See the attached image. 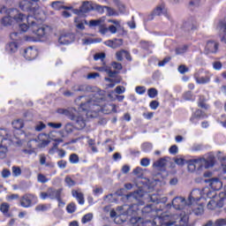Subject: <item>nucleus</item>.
<instances>
[{"label": "nucleus", "mask_w": 226, "mask_h": 226, "mask_svg": "<svg viewBox=\"0 0 226 226\" xmlns=\"http://www.w3.org/2000/svg\"><path fill=\"white\" fill-rule=\"evenodd\" d=\"M74 91H87L90 93L87 95L79 96L76 102H82L79 105V111L75 109L70 110L64 109H58L57 114L68 116L71 121H75L78 130L86 128V118L93 119L98 117V112L102 110V102H103V92L96 87L81 86L74 89Z\"/></svg>", "instance_id": "f257e3e1"}, {"label": "nucleus", "mask_w": 226, "mask_h": 226, "mask_svg": "<svg viewBox=\"0 0 226 226\" xmlns=\"http://www.w3.org/2000/svg\"><path fill=\"white\" fill-rule=\"evenodd\" d=\"M141 211L144 216H150V218H154V220H147L142 222L140 219H139L138 221H136L138 226H179L188 222V212L186 213L185 211H184V215L179 214V215H170L167 213H163L161 215H158L160 210H155L154 207H153V205L146 206L142 208Z\"/></svg>", "instance_id": "f03ea898"}, {"label": "nucleus", "mask_w": 226, "mask_h": 226, "mask_svg": "<svg viewBox=\"0 0 226 226\" xmlns=\"http://www.w3.org/2000/svg\"><path fill=\"white\" fill-rule=\"evenodd\" d=\"M19 29L22 33L28 31L29 35L25 36L26 41H47L52 34V27L49 26H40L36 21H32L29 26L20 24Z\"/></svg>", "instance_id": "7ed1b4c3"}, {"label": "nucleus", "mask_w": 226, "mask_h": 226, "mask_svg": "<svg viewBox=\"0 0 226 226\" xmlns=\"http://www.w3.org/2000/svg\"><path fill=\"white\" fill-rule=\"evenodd\" d=\"M139 204L124 205L117 207V211L111 210L109 212L110 218H115V223H124L128 220V216H133L139 211Z\"/></svg>", "instance_id": "20e7f679"}, {"label": "nucleus", "mask_w": 226, "mask_h": 226, "mask_svg": "<svg viewBox=\"0 0 226 226\" xmlns=\"http://www.w3.org/2000/svg\"><path fill=\"white\" fill-rule=\"evenodd\" d=\"M0 13L7 14L2 19V26H13L15 22L19 23L26 20V15L17 9H6V7L0 5Z\"/></svg>", "instance_id": "39448f33"}, {"label": "nucleus", "mask_w": 226, "mask_h": 226, "mask_svg": "<svg viewBox=\"0 0 226 226\" xmlns=\"http://www.w3.org/2000/svg\"><path fill=\"white\" fill-rule=\"evenodd\" d=\"M40 0H22L19 3V8L22 11H32L34 15H42L43 11L40 7L36 6V3Z\"/></svg>", "instance_id": "423d86ee"}, {"label": "nucleus", "mask_w": 226, "mask_h": 226, "mask_svg": "<svg viewBox=\"0 0 226 226\" xmlns=\"http://www.w3.org/2000/svg\"><path fill=\"white\" fill-rule=\"evenodd\" d=\"M97 70H99V72H105L108 73L109 78H105L107 82H110V84L108 85V87L112 88L116 86V84H119L121 82V77L117 76V71H112L110 68L105 65L98 67Z\"/></svg>", "instance_id": "0eeeda50"}, {"label": "nucleus", "mask_w": 226, "mask_h": 226, "mask_svg": "<svg viewBox=\"0 0 226 226\" xmlns=\"http://www.w3.org/2000/svg\"><path fill=\"white\" fill-rule=\"evenodd\" d=\"M193 77L197 84H209L211 82V78L213 77V74H211L209 71L200 69L195 72Z\"/></svg>", "instance_id": "6e6552de"}, {"label": "nucleus", "mask_w": 226, "mask_h": 226, "mask_svg": "<svg viewBox=\"0 0 226 226\" xmlns=\"http://www.w3.org/2000/svg\"><path fill=\"white\" fill-rule=\"evenodd\" d=\"M36 202H38V198L33 193H26L19 200L21 207L25 208L32 207Z\"/></svg>", "instance_id": "1a4fd4ad"}, {"label": "nucleus", "mask_w": 226, "mask_h": 226, "mask_svg": "<svg viewBox=\"0 0 226 226\" xmlns=\"http://www.w3.org/2000/svg\"><path fill=\"white\" fill-rule=\"evenodd\" d=\"M192 162L197 170H202V169H211V167H214L215 165L214 159L200 158V159H193Z\"/></svg>", "instance_id": "9d476101"}, {"label": "nucleus", "mask_w": 226, "mask_h": 226, "mask_svg": "<svg viewBox=\"0 0 226 226\" xmlns=\"http://www.w3.org/2000/svg\"><path fill=\"white\" fill-rule=\"evenodd\" d=\"M172 206L174 209H177V211H184V209H188L190 206V201L183 198V197H176L172 200Z\"/></svg>", "instance_id": "9b49d317"}, {"label": "nucleus", "mask_w": 226, "mask_h": 226, "mask_svg": "<svg viewBox=\"0 0 226 226\" xmlns=\"http://www.w3.org/2000/svg\"><path fill=\"white\" fill-rule=\"evenodd\" d=\"M94 6V3L92 1H84L79 9H72V13L80 17L81 15H84V13H87L88 11H93Z\"/></svg>", "instance_id": "f8f14e48"}, {"label": "nucleus", "mask_w": 226, "mask_h": 226, "mask_svg": "<svg viewBox=\"0 0 226 226\" xmlns=\"http://www.w3.org/2000/svg\"><path fill=\"white\" fill-rule=\"evenodd\" d=\"M225 192H220L218 201H216V200H210L207 205V209L213 211L216 209V207H223V204H225Z\"/></svg>", "instance_id": "ddd939ff"}, {"label": "nucleus", "mask_w": 226, "mask_h": 226, "mask_svg": "<svg viewBox=\"0 0 226 226\" xmlns=\"http://www.w3.org/2000/svg\"><path fill=\"white\" fill-rule=\"evenodd\" d=\"M200 199H206V196H204V190L201 191L200 189H194L192 191L188 198L189 204L191 206H195Z\"/></svg>", "instance_id": "4468645a"}, {"label": "nucleus", "mask_w": 226, "mask_h": 226, "mask_svg": "<svg viewBox=\"0 0 226 226\" xmlns=\"http://www.w3.org/2000/svg\"><path fill=\"white\" fill-rule=\"evenodd\" d=\"M75 41V34L70 32L63 31L58 38V43L60 45H70Z\"/></svg>", "instance_id": "2eb2a0df"}, {"label": "nucleus", "mask_w": 226, "mask_h": 226, "mask_svg": "<svg viewBox=\"0 0 226 226\" xmlns=\"http://www.w3.org/2000/svg\"><path fill=\"white\" fill-rule=\"evenodd\" d=\"M96 26H99V32L101 33V34H107V33H109V26L106 27L103 26V19H92L89 21V26L90 27H96Z\"/></svg>", "instance_id": "dca6fc26"}, {"label": "nucleus", "mask_w": 226, "mask_h": 226, "mask_svg": "<svg viewBox=\"0 0 226 226\" xmlns=\"http://www.w3.org/2000/svg\"><path fill=\"white\" fill-rule=\"evenodd\" d=\"M24 57L26 61H34L38 57V49L36 48L28 47L25 49Z\"/></svg>", "instance_id": "f3484780"}, {"label": "nucleus", "mask_w": 226, "mask_h": 226, "mask_svg": "<svg viewBox=\"0 0 226 226\" xmlns=\"http://www.w3.org/2000/svg\"><path fill=\"white\" fill-rule=\"evenodd\" d=\"M205 183H208L210 188L215 192H217L218 190H222V186H223L222 180H220V178L217 177L207 179L205 180Z\"/></svg>", "instance_id": "a211bd4d"}, {"label": "nucleus", "mask_w": 226, "mask_h": 226, "mask_svg": "<svg viewBox=\"0 0 226 226\" xmlns=\"http://www.w3.org/2000/svg\"><path fill=\"white\" fill-rule=\"evenodd\" d=\"M219 44L215 41H208L205 47V54H216Z\"/></svg>", "instance_id": "6ab92c4d"}, {"label": "nucleus", "mask_w": 226, "mask_h": 226, "mask_svg": "<svg viewBox=\"0 0 226 226\" xmlns=\"http://www.w3.org/2000/svg\"><path fill=\"white\" fill-rule=\"evenodd\" d=\"M151 202L155 204H165L167 202V197L162 196L160 192L149 195Z\"/></svg>", "instance_id": "aec40b11"}, {"label": "nucleus", "mask_w": 226, "mask_h": 226, "mask_svg": "<svg viewBox=\"0 0 226 226\" xmlns=\"http://www.w3.org/2000/svg\"><path fill=\"white\" fill-rule=\"evenodd\" d=\"M49 197L50 200H57L63 195V189H54L52 187H49Z\"/></svg>", "instance_id": "412c9836"}, {"label": "nucleus", "mask_w": 226, "mask_h": 226, "mask_svg": "<svg viewBox=\"0 0 226 226\" xmlns=\"http://www.w3.org/2000/svg\"><path fill=\"white\" fill-rule=\"evenodd\" d=\"M144 197V192L142 190H138L125 195L127 200H140Z\"/></svg>", "instance_id": "4be33fe9"}, {"label": "nucleus", "mask_w": 226, "mask_h": 226, "mask_svg": "<svg viewBox=\"0 0 226 226\" xmlns=\"http://www.w3.org/2000/svg\"><path fill=\"white\" fill-rule=\"evenodd\" d=\"M107 47H110L111 49H117L123 45V39H115L114 41L109 40L104 42Z\"/></svg>", "instance_id": "5701e85b"}, {"label": "nucleus", "mask_w": 226, "mask_h": 226, "mask_svg": "<svg viewBox=\"0 0 226 226\" xmlns=\"http://www.w3.org/2000/svg\"><path fill=\"white\" fill-rule=\"evenodd\" d=\"M203 195L205 197L203 199H211V200H216L218 199V196L216 195V191H211L208 188L203 189Z\"/></svg>", "instance_id": "b1692460"}, {"label": "nucleus", "mask_w": 226, "mask_h": 226, "mask_svg": "<svg viewBox=\"0 0 226 226\" xmlns=\"http://www.w3.org/2000/svg\"><path fill=\"white\" fill-rule=\"evenodd\" d=\"M74 24L77 29H79L80 31H84V29H86L85 24H87V21L84 18L77 17L74 19Z\"/></svg>", "instance_id": "393cba45"}, {"label": "nucleus", "mask_w": 226, "mask_h": 226, "mask_svg": "<svg viewBox=\"0 0 226 226\" xmlns=\"http://www.w3.org/2000/svg\"><path fill=\"white\" fill-rule=\"evenodd\" d=\"M204 117H207V116H206L202 110L200 109H198L195 111V113L192 116L190 121L191 123H193V124H197L199 123V119L202 118L204 119Z\"/></svg>", "instance_id": "a878e982"}, {"label": "nucleus", "mask_w": 226, "mask_h": 226, "mask_svg": "<svg viewBox=\"0 0 226 226\" xmlns=\"http://www.w3.org/2000/svg\"><path fill=\"white\" fill-rule=\"evenodd\" d=\"M116 56H117V61H122L124 59V57H125V59H127V61L132 60V56H130V53L124 49L117 51Z\"/></svg>", "instance_id": "bb28decb"}, {"label": "nucleus", "mask_w": 226, "mask_h": 226, "mask_svg": "<svg viewBox=\"0 0 226 226\" xmlns=\"http://www.w3.org/2000/svg\"><path fill=\"white\" fill-rule=\"evenodd\" d=\"M51 6L54 10H72V6H64L63 4V2H59V1L53 2L51 4Z\"/></svg>", "instance_id": "cd10ccee"}, {"label": "nucleus", "mask_w": 226, "mask_h": 226, "mask_svg": "<svg viewBox=\"0 0 226 226\" xmlns=\"http://www.w3.org/2000/svg\"><path fill=\"white\" fill-rule=\"evenodd\" d=\"M18 49H19V45H17L16 41H12L7 44L5 47V50L11 54L17 52Z\"/></svg>", "instance_id": "c85d7f7f"}, {"label": "nucleus", "mask_w": 226, "mask_h": 226, "mask_svg": "<svg viewBox=\"0 0 226 226\" xmlns=\"http://www.w3.org/2000/svg\"><path fill=\"white\" fill-rule=\"evenodd\" d=\"M72 197L77 199L79 204L81 206L84 204V194L82 192H79L78 191H72Z\"/></svg>", "instance_id": "c756f323"}, {"label": "nucleus", "mask_w": 226, "mask_h": 226, "mask_svg": "<svg viewBox=\"0 0 226 226\" xmlns=\"http://www.w3.org/2000/svg\"><path fill=\"white\" fill-rule=\"evenodd\" d=\"M218 27L219 29H223V36L221 39V41H223L224 43H226V22L225 21H219L218 23Z\"/></svg>", "instance_id": "7c9ffc66"}, {"label": "nucleus", "mask_w": 226, "mask_h": 226, "mask_svg": "<svg viewBox=\"0 0 226 226\" xmlns=\"http://www.w3.org/2000/svg\"><path fill=\"white\" fill-rule=\"evenodd\" d=\"M192 212L196 216H200L201 215H204V206L202 204L196 206L193 209Z\"/></svg>", "instance_id": "2f4dec72"}, {"label": "nucleus", "mask_w": 226, "mask_h": 226, "mask_svg": "<svg viewBox=\"0 0 226 226\" xmlns=\"http://www.w3.org/2000/svg\"><path fill=\"white\" fill-rule=\"evenodd\" d=\"M12 126L15 130H21L24 128V121L22 119H17L12 122Z\"/></svg>", "instance_id": "473e14b6"}, {"label": "nucleus", "mask_w": 226, "mask_h": 226, "mask_svg": "<svg viewBox=\"0 0 226 226\" xmlns=\"http://www.w3.org/2000/svg\"><path fill=\"white\" fill-rule=\"evenodd\" d=\"M0 137H4V140H11V134L6 129L0 128Z\"/></svg>", "instance_id": "72a5a7b5"}, {"label": "nucleus", "mask_w": 226, "mask_h": 226, "mask_svg": "<svg viewBox=\"0 0 226 226\" xmlns=\"http://www.w3.org/2000/svg\"><path fill=\"white\" fill-rule=\"evenodd\" d=\"M167 165V161L165 159H160L154 162V167L156 169H162V167H165Z\"/></svg>", "instance_id": "f704fd0d"}, {"label": "nucleus", "mask_w": 226, "mask_h": 226, "mask_svg": "<svg viewBox=\"0 0 226 226\" xmlns=\"http://www.w3.org/2000/svg\"><path fill=\"white\" fill-rule=\"evenodd\" d=\"M93 220V213H88L85 215L81 219V223L86 224L89 223Z\"/></svg>", "instance_id": "c9c22d12"}, {"label": "nucleus", "mask_w": 226, "mask_h": 226, "mask_svg": "<svg viewBox=\"0 0 226 226\" xmlns=\"http://www.w3.org/2000/svg\"><path fill=\"white\" fill-rule=\"evenodd\" d=\"M0 211L4 215H8V211H10V204L2 203V205L0 206Z\"/></svg>", "instance_id": "e433bc0d"}, {"label": "nucleus", "mask_w": 226, "mask_h": 226, "mask_svg": "<svg viewBox=\"0 0 226 226\" xmlns=\"http://www.w3.org/2000/svg\"><path fill=\"white\" fill-rule=\"evenodd\" d=\"M66 211H67V213H69L70 215L75 213V211H77V206L75 205V203H70V204L66 207Z\"/></svg>", "instance_id": "4c0bfd02"}, {"label": "nucleus", "mask_w": 226, "mask_h": 226, "mask_svg": "<svg viewBox=\"0 0 226 226\" xmlns=\"http://www.w3.org/2000/svg\"><path fill=\"white\" fill-rule=\"evenodd\" d=\"M22 174V170H20V167L13 166L12 167V176L14 177H19Z\"/></svg>", "instance_id": "58836bf2"}, {"label": "nucleus", "mask_w": 226, "mask_h": 226, "mask_svg": "<svg viewBox=\"0 0 226 226\" xmlns=\"http://www.w3.org/2000/svg\"><path fill=\"white\" fill-rule=\"evenodd\" d=\"M163 10H165V7L163 5H159L153 11V15H162V13H163Z\"/></svg>", "instance_id": "ea45409f"}, {"label": "nucleus", "mask_w": 226, "mask_h": 226, "mask_svg": "<svg viewBox=\"0 0 226 226\" xmlns=\"http://www.w3.org/2000/svg\"><path fill=\"white\" fill-rule=\"evenodd\" d=\"M147 94L149 98H156V96H158V90H156V88H149L147 90Z\"/></svg>", "instance_id": "a19ab883"}, {"label": "nucleus", "mask_w": 226, "mask_h": 226, "mask_svg": "<svg viewBox=\"0 0 226 226\" xmlns=\"http://www.w3.org/2000/svg\"><path fill=\"white\" fill-rule=\"evenodd\" d=\"M141 149H142V151H144V153H149V151H151V149H153V145L151 143H144L141 146Z\"/></svg>", "instance_id": "79ce46f5"}, {"label": "nucleus", "mask_w": 226, "mask_h": 226, "mask_svg": "<svg viewBox=\"0 0 226 226\" xmlns=\"http://www.w3.org/2000/svg\"><path fill=\"white\" fill-rule=\"evenodd\" d=\"M70 163H79V155L77 154H72L69 157Z\"/></svg>", "instance_id": "37998d69"}, {"label": "nucleus", "mask_w": 226, "mask_h": 226, "mask_svg": "<svg viewBox=\"0 0 226 226\" xmlns=\"http://www.w3.org/2000/svg\"><path fill=\"white\" fill-rule=\"evenodd\" d=\"M98 41H100L93 40L92 38L82 39L83 45H91L92 43H96Z\"/></svg>", "instance_id": "c03bdc74"}, {"label": "nucleus", "mask_w": 226, "mask_h": 226, "mask_svg": "<svg viewBox=\"0 0 226 226\" xmlns=\"http://www.w3.org/2000/svg\"><path fill=\"white\" fill-rule=\"evenodd\" d=\"M93 193H94V195H95V197H98V196L102 195V193H103V188H102L100 186H95L93 189Z\"/></svg>", "instance_id": "a18cd8bd"}, {"label": "nucleus", "mask_w": 226, "mask_h": 226, "mask_svg": "<svg viewBox=\"0 0 226 226\" xmlns=\"http://www.w3.org/2000/svg\"><path fill=\"white\" fill-rule=\"evenodd\" d=\"M10 38L11 40H12L13 41H19V40H20V33L19 32H13L10 34Z\"/></svg>", "instance_id": "49530a36"}, {"label": "nucleus", "mask_w": 226, "mask_h": 226, "mask_svg": "<svg viewBox=\"0 0 226 226\" xmlns=\"http://www.w3.org/2000/svg\"><path fill=\"white\" fill-rule=\"evenodd\" d=\"M8 151V148L4 146L0 145V158H6V153Z\"/></svg>", "instance_id": "de8ad7c7"}, {"label": "nucleus", "mask_w": 226, "mask_h": 226, "mask_svg": "<svg viewBox=\"0 0 226 226\" xmlns=\"http://www.w3.org/2000/svg\"><path fill=\"white\" fill-rule=\"evenodd\" d=\"M65 184L67 185V186H75L76 183L75 181L72 178V177H66L64 179Z\"/></svg>", "instance_id": "09e8293b"}, {"label": "nucleus", "mask_w": 226, "mask_h": 226, "mask_svg": "<svg viewBox=\"0 0 226 226\" xmlns=\"http://www.w3.org/2000/svg\"><path fill=\"white\" fill-rule=\"evenodd\" d=\"M105 8H107V6H102L98 4H94V10L99 11V13H103V11H105Z\"/></svg>", "instance_id": "8fccbe9b"}, {"label": "nucleus", "mask_w": 226, "mask_h": 226, "mask_svg": "<svg viewBox=\"0 0 226 226\" xmlns=\"http://www.w3.org/2000/svg\"><path fill=\"white\" fill-rule=\"evenodd\" d=\"M197 170V168L195 166V163L193 162V160H191L188 162V171L189 172H195Z\"/></svg>", "instance_id": "3c124183"}, {"label": "nucleus", "mask_w": 226, "mask_h": 226, "mask_svg": "<svg viewBox=\"0 0 226 226\" xmlns=\"http://www.w3.org/2000/svg\"><path fill=\"white\" fill-rule=\"evenodd\" d=\"M37 181H38L39 183H43V184H45V183H49V178H47V177H45L43 174H39V175L37 176Z\"/></svg>", "instance_id": "603ef678"}, {"label": "nucleus", "mask_w": 226, "mask_h": 226, "mask_svg": "<svg viewBox=\"0 0 226 226\" xmlns=\"http://www.w3.org/2000/svg\"><path fill=\"white\" fill-rule=\"evenodd\" d=\"M48 209H50V205H38L35 207V211H47Z\"/></svg>", "instance_id": "864d4df0"}, {"label": "nucleus", "mask_w": 226, "mask_h": 226, "mask_svg": "<svg viewBox=\"0 0 226 226\" xmlns=\"http://www.w3.org/2000/svg\"><path fill=\"white\" fill-rule=\"evenodd\" d=\"M163 185H165V180H160V179H154V181H152V186H163Z\"/></svg>", "instance_id": "5fc2aeb1"}, {"label": "nucleus", "mask_w": 226, "mask_h": 226, "mask_svg": "<svg viewBox=\"0 0 226 226\" xmlns=\"http://www.w3.org/2000/svg\"><path fill=\"white\" fill-rule=\"evenodd\" d=\"M199 107L201 109H205V110H207L209 109V105H207L204 101L202 100V97H200V101L198 102Z\"/></svg>", "instance_id": "6e6d98bb"}, {"label": "nucleus", "mask_w": 226, "mask_h": 226, "mask_svg": "<svg viewBox=\"0 0 226 226\" xmlns=\"http://www.w3.org/2000/svg\"><path fill=\"white\" fill-rule=\"evenodd\" d=\"M48 126H50V128H54L55 130H59V128H61L63 126V124L61 123H52V122H49L48 123Z\"/></svg>", "instance_id": "4d7b16f0"}, {"label": "nucleus", "mask_w": 226, "mask_h": 226, "mask_svg": "<svg viewBox=\"0 0 226 226\" xmlns=\"http://www.w3.org/2000/svg\"><path fill=\"white\" fill-rule=\"evenodd\" d=\"M94 61H103L105 59V53H96L94 56Z\"/></svg>", "instance_id": "13d9d810"}, {"label": "nucleus", "mask_w": 226, "mask_h": 226, "mask_svg": "<svg viewBox=\"0 0 226 226\" xmlns=\"http://www.w3.org/2000/svg\"><path fill=\"white\" fill-rule=\"evenodd\" d=\"M118 29L120 28L118 26H115L114 25L108 26L109 33H110L111 34H116Z\"/></svg>", "instance_id": "bf43d9fd"}, {"label": "nucleus", "mask_w": 226, "mask_h": 226, "mask_svg": "<svg viewBox=\"0 0 226 226\" xmlns=\"http://www.w3.org/2000/svg\"><path fill=\"white\" fill-rule=\"evenodd\" d=\"M226 219H218L214 222V226H225Z\"/></svg>", "instance_id": "052dcab7"}, {"label": "nucleus", "mask_w": 226, "mask_h": 226, "mask_svg": "<svg viewBox=\"0 0 226 226\" xmlns=\"http://www.w3.org/2000/svg\"><path fill=\"white\" fill-rule=\"evenodd\" d=\"M126 91V88L123 86H117L115 89L117 94H123Z\"/></svg>", "instance_id": "680f3d73"}, {"label": "nucleus", "mask_w": 226, "mask_h": 226, "mask_svg": "<svg viewBox=\"0 0 226 226\" xmlns=\"http://www.w3.org/2000/svg\"><path fill=\"white\" fill-rule=\"evenodd\" d=\"M105 10H106V11H107V13H108V15H109V17L117 15V14L116 13V11H114V9H112V8H110V7H109V6H106V7H105Z\"/></svg>", "instance_id": "e2e57ef3"}, {"label": "nucleus", "mask_w": 226, "mask_h": 226, "mask_svg": "<svg viewBox=\"0 0 226 226\" xmlns=\"http://www.w3.org/2000/svg\"><path fill=\"white\" fill-rule=\"evenodd\" d=\"M149 163H151V161L148 158H143L140 161V165L142 167H149Z\"/></svg>", "instance_id": "0e129e2a"}, {"label": "nucleus", "mask_w": 226, "mask_h": 226, "mask_svg": "<svg viewBox=\"0 0 226 226\" xmlns=\"http://www.w3.org/2000/svg\"><path fill=\"white\" fill-rule=\"evenodd\" d=\"M10 176H11V171H10V170H8V169L3 170V171H2V177L6 179V177H10Z\"/></svg>", "instance_id": "69168bd1"}, {"label": "nucleus", "mask_w": 226, "mask_h": 226, "mask_svg": "<svg viewBox=\"0 0 226 226\" xmlns=\"http://www.w3.org/2000/svg\"><path fill=\"white\" fill-rule=\"evenodd\" d=\"M40 199H41V200H47V199H49V189L47 190V192H41L40 193Z\"/></svg>", "instance_id": "338daca9"}, {"label": "nucleus", "mask_w": 226, "mask_h": 226, "mask_svg": "<svg viewBox=\"0 0 226 226\" xmlns=\"http://www.w3.org/2000/svg\"><path fill=\"white\" fill-rule=\"evenodd\" d=\"M135 91L138 94H144L146 93V87H136Z\"/></svg>", "instance_id": "774afa93"}]
</instances>
